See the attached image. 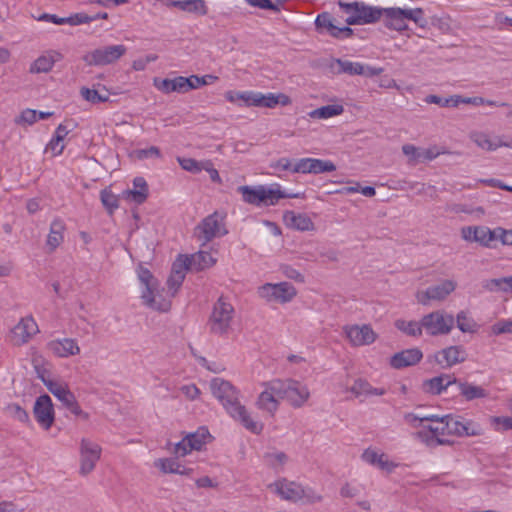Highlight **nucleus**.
<instances>
[{
  "label": "nucleus",
  "instance_id": "f257e3e1",
  "mask_svg": "<svg viewBox=\"0 0 512 512\" xmlns=\"http://www.w3.org/2000/svg\"><path fill=\"white\" fill-rule=\"evenodd\" d=\"M212 394L221 402L227 413L236 421H239L247 430L254 434H260L263 424L254 421L245 406L238 398V392L228 381L214 378L211 381Z\"/></svg>",
  "mask_w": 512,
  "mask_h": 512
},
{
  "label": "nucleus",
  "instance_id": "f03ea898",
  "mask_svg": "<svg viewBox=\"0 0 512 512\" xmlns=\"http://www.w3.org/2000/svg\"><path fill=\"white\" fill-rule=\"evenodd\" d=\"M338 5L344 13L348 14L345 20L348 25L371 24L382 18L383 8L369 6L364 2L355 1L347 3L340 0Z\"/></svg>",
  "mask_w": 512,
  "mask_h": 512
},
{
  "label": "nucleus",
  "instance_id": "7ed1b4c3",
  "mask_svg": "<svg viewBox=\"0 0 512 512\" xmlns=\"http://www.w3.org/2000/svg\"><path fill=\"white\" fill-rule=\"evenodd\" d=\"M269 487H274L275 492L282 499L288 501H302L304 503L313 504L322 500V496L317 494L312 488L303 487L300 484L293 481H288L285 478L276 481Z\"/></svg>",
  "mask_w": 512,
  "mask_h": 512
},
{
  "label": "nucleus",
  "instance_id": "20e7f679",
  "mask_svg": "<svg viewBox=\"0 0 512 512\" xmlns=\"http://www.w3.org/2000/svg\"><path fill=\"white\" fill-rule=\"evenodd\" d=\"M270 387L277 393L278 398L286 399L296 408L303 406L310 396L308 388L293 379H273Z\"/></svg>",
  "mask_w": 512,
  "mask_h": 512
},
{
  "label": "nucleus",
  "instance_id": "39448f33",
  "mask_svg": "<svg viewBox=\"0 0 512 512\" xmlns=\"http://www.w3.org/2000/svg\"><path fill=\"white\" fill-rule=\"evenodd\" d=\"M127 52L123 44L109 45L94 49L83 56V61L89 66H106L117 62Z\"/></svg>",
  "mask_w": 512,
  "mask_h": 512
},
{
  "label": "nucleus",
  "instance_id": "423d86ee",
  "mask_svg": "<svg viewBox=\"0 0 512 512\" xmlns=\"http://www.w3.org/2000/svg\"><path fill=\"white\" fill-rule=\"evenodd\" d=\"M233 306L220 297L214 304L212 315L209 320L210 331L213 334L223 335L227 333L233 317Z\"/></svg>",
  "mask_w": 512,
  "mask_h": 512
},
{
  "label": "nucleus",
  "instance_id": "0eeeda50",
  "mask_svg": "<svg viewBox=\"0 0 512 512\" xmlns=\"http://www.w3.org/2000/svg\"><path fill=\"white\" fill-rule=\"evenodd\" d=\"M454 321L452 315L444 314L441 311H434L423 316L422 326L429 335H444L451 331Z\"/></svg>",
  "mask_w": 512,
  "mask_h": 512
},
{
  "label": "nucleus",
  "instance_id": "6e6552de",
  "mask_svg": "<svg viewBox=\"0 0 512 512\" xmlns=\"http://www.w3.org/2000/svg\"><path fill=\"white\" fill-rule=\"evenodd\" d=\"M461 237L467 242H475L485 248H492L493 242L498 240L497 228L491 230L487 226H464L461 228Z\"/></svg>",
  "mask_w": 512,
  "mask_h": 512
},
{
  "label": "nucleus",
  "instance_id": "1a4fd4ad",
  "mask_svg": "<svg viewBox=\"0 0 512 512\" xmlns=\"http://www.w3.org/2000/svg\"><path fill=\"white\" fill-rule=\"evenodd\" d=\"M296 293L295 287L288 282L278 284L267 283L260 288L261 297L268 301H277L280 303L291 301Z\"/></svg>",
  "mask_w": 512,
  "mask_h": 512
},
{
  "label": "nucleus",
  "instance_id": "9d476101",
  "mask_svg": "<svg viewBox=\"0 0 512 512\" xmlns=\"http://www.w3.org/2000/svg\"><path fill=\"white\" fill-rule=\"evenodd\" d=\"M101 447L87 439L80 443V474L83 476L91 473L101 456Z\"/></svg>",
  "mask_w": 512,
  "mask_h": 512
},
{
  "label": "nucleus",
  "instance_id": "9b49d317",
  "mask_svg": "<svg viewBox=\"0 0 512 512\" xmlns=\"http://www.w3.org/2000/svg\"><path fill=\"white\" fill-rule=\"evenodd\" d=\"M33 414L38 424L48 430L54 423L55 414L52 400L49 395L43 394L36 398Z\"/></svg>",
  "mask_w": 512,
  "mask_h": 512
},
{
  "label": "nucleus",
  "instance_id": "f8f14e48",
  "mask_svg": "<svg viewBox=\"0 0 512 512\" xmlns=\"http://www.w3.org/2000/svg\"><path fill=\"white\" fill-rule=\"evenodd\" d=\"M305 193H286L281 190L278 184L275 188H266L264 185H258V197L256 206H273L282 198H304Z\"/></svg>",
  "mask_w": 512,
  "mask_h": 512
},
{
  "label": "nucleus",
  "instance_id": "ddd939ff",
  "mask_svg": "<svg viewBox=\"0 0 512 512\" xmlns=\"http://www.w3.org/2000/svg\"><path fill=\"white\" fill-rule=\"evenodd\" d=\"M12 341L21 346L27 343L31 337L39 332L38 325L32 316L22 318L12 329Z\"/></svg>",
  "mask_w": 512,
  "mask_h": 512
},
{
  "label": "nucleus",
  "instance_id": "4468645a",
  "mask_svg": "<svg viewBox=\"0 0 512 512\" xmlns=\"http://www.w3.org/2000/svg\"><path fill=\"white\" fill-rule=\"evenodd\" d=\"M344 331L353 346L370 345L377 339V334L370 325L346 326Z\"/></svg>",
  "mask_w": 512,
  "mask_h": 512
},
{
  "label": "nucleus",
  "instance_id": "2eb2a0df",
  "mask_svg": "<svg viewBox=\"0 0 512 512\" xmlns=\"http://www.w3.org/2000/svg\"><path fill=\"white\" fill-rule=\"evenodd\" d=\"M456 288V283L452 280H444L438 285L428 287L425 292L418 293L417 299L423 304L427 305L430 300H444Z\"/></svg>",
  "mask_w": 512,
  "mask_h": 512
},
{
  "label": "nucleus",
  "instance_id": "dca6fc26",
  "mask_svg": "<svg viewBox=\"0 0 512 512\" xmlns=\"http://www.w3.org/2000/svg\"><path fill=\"white\" fill-rule=\"evenodd\" d=\"M456 377L452 374H441L439 376L427 379L422 384L424 392L432 395H440L443 391L451 390L455 387Z\"/></svg>",
  "mask_w": 512,
  "mask_h": 512
},
{
  "label": "nucleus",
  "instance_id": "f3484780",
  "mask_svg": "<svg viewBox=\"0 0 512 512\" xmlns=\"http://www.w3.org/2000/svg\"><path fill=\"white\" fill-rule=\"evenodd\" d=\"M195 234L199 241L203 244L210 242L213 238L219 235V218L215 212L202 220V222L195 228Z\"/></svg>",
  "mask_w": 512,
  "mask_h": 512
},
{
  "label": "nucleus",
  "instance_id": "a211bd4d",
  "mask_svg": "<svg viewBox=\"0 0 512 512\" xmlns=\"http://www.w3.org/2000/svg\"><path fill=\"white\" fill-rule=\"evenodd\" d=\"M402 151L409 157V162L413 164L431 161L445 153L444 151H440L436 146L424 149L411 144L403 145Z\"/></svg>",
  "mask_w": 512,
  "mask_h": 512
},
{
  "label": "nucleus",
  "instance_id": "6ab92c4d",
  "mask_svg": "<svg viewBox=\"0 0 512 512\" xmlns=\"http://www.w3.org/2000/svg\"><path fill=\"white\" fill-rule=\"evenodd\" d=\"M423 358V353L418 348H410L395 353L390 358V366L394 369H403L416 365Z\"/></svg>",
  "mask_w": 512,
  "mask_h": 512
},
{
  "label": "nucleus",
  "instance_id": "aec40b11",
  "mask_svg": "<svg viewBox=\"0 0 512 512\" xmlns=\"http://www.w3.org/2000/svg\"><path fill=\"white\" fill-rule=\"evenodd\" d=\"M382 17L384 25L388 29L400 32L408 29L405 9L399 7L383 8Z\"/></svg>",
  "mask_w": 512,
  "mask_h": 512
},
{
  "label": "nucleus",
  "instance_id": "412c9836",
  "mask_svg": "<svg viewBox=\"0 0 512 512\" xmlns=\"http://www.w3.org/2000/svg\"><path fill=\"white\" fill-rule=\"evenodd\" d=\"M467 353L463 346L455 345L442 349L435 355L438 364L445 363L446 367H452L466 360Z\"/></svg>",
  "mask_w": 512,
  "mask_h": 512
},
{
  "label": "nucleus",
  "instance_id": "4be33fe9",
  "mask_svg": "<svg viewBox=\"0 0 512 512\" xmlns=\"http://www.w3.org/2000/svg\"><path fill=\"white\" fill-rule=\"evenodd\" d=\"M455 388L458 391V395L468 402L489 396L488 390L482 386L458 378H456Z\"/></svg>",
  "mask_w": 512,
  "mask_h": 512
},
{
  "label": "nucleus",
  "instance_id": "5701e85b",
  "mask_svg": "<svg viewBox=\"0 0 512 512\" xmlns=\"http://www.w3.org/2000/svg\"><path fill=\"white\" fill-rule=\"evenodd\" d=\"M63 59V55L56 51L50 50L46 55L39 56L30 66L29 72L32 74L48 73L52 70L54 64Z\"/></svg>",
  "mask_w": 512,
  "mask_h": 512
},
{
  "label": "nucleus",
  "instance_id": "b1692460",
  "mask_svg": "<svg viewBox=\"0 0 512 512\" xmlns=\"http://www.w3.org/2000/svg\"><path fill=\"white\" fill-rule=\"evenodd\" d=\"M153 84L158 90L166 94L171 92H187L186 86H189L188 79L183 76H178L174 79H160L156 77L153 80Z\"/></svg>",
  "mask_w": 512,
  "mask_h": 512
},
{
  "label": "nucleus",
  "instance_id": "393cba45",
  "mask_svg": "<svg viewBox=\"0 0 512 512\" xmlns=\"http://www.w3.org/2000/svg\"><path fill=\"white\" fill-rule=\"evenodd\" d=\"M48 349L58 357H68L80 353V348L76 341L71 338L62 340H53L47 344Z\"/></svg>",
  "mask_w": 512,
  "mask_h": 512
},
{
  "label": "nucleus",
  "instance_id": "a878e982",
  "mask_svg": "<svg viewBox=\"0 0 512 512\" xmlns=\"http://www.w3.org/2000/svg\"><path fill=\"white\" fill-rule=\"evenodd\" d=\"M265 390L260 393L256 402L259 409L273 414L278 409V396L270 387V381L263 384Z\"/></svg>",
  "mask_w": 512,
  "mask_h": 512
},
{
  "label": "nucleus",
  "instance_id": "bb28decb",
  "mask_svg": "<svg viewBox=\"0 0 512 512\" xmlns=\"http://www.w3.org/2000/svg\"><path fill=\"white\" fill-rule=\"evenodd\" d=\"M283 220L288 227L300 231H309L314 227L312 220L307 215L296 214L293 211L284 212Z\"/></svg>",
  "mask_w": 512,
  "mask_h": 512
},
{
  "label": "nucleus",
  "instance_id": "cd10ccee",
  "mask_svg": "<svg viewBox=\"0 0 512 512\" xmlns=\"http://www.w3.org/2000/svg\"><path fill=\"white\" fill-rule=\"evenodd\" d=\"M141 298L143 299L145 305L156 311L167 312L171 308V301L169 299L164 298L159 293L155 294L154 291L142 292Z\"/></svg>",
  "mask_w": 512,
  "mask_h": 512
},
{
  "label": "nucleus",
  "instance_id": "c85d7f7f",
  "mask_svg": "<svg viewBox=\"0 0 512 512\" xmlns=\"http://www.w3.org/2000/svg\"><path fill=\"white\" fill-rule=\"evenodd\" d=\"M362 458L367 463L377 465L380 469L386 470L387 472H392L396 467V464L389 461L384 453L378 454L372 449H366L362 454Z\"/></svg>",
  "mask_w": 512,
  "mask_h": 512
},
{
  "label": "nucleus",
  "instance_id": "c756f323",
  "mask_svg": "<svg viewBox=\"0 0 512 512\" xmlns=\"http://www.w3.org/2000/svg\"><path fill=\"white\" fill-rule=\"evenodd\" d=\"M481 285L484 290L489 292H511L512 276L486 279L482 281Z\"/></svg>",
  "mask_w": 512,
  "mask_h": 512
},
{
  "label": "nucleus",
  "instance_id": "7c9ffc66",
  "mask_svg": "<svg viewBox=\"0 0 512 512\" xmlns=\"http://www.w3.org/2000/svg\"><path fill=\"white\" fill-rule=\"evenodd\" d=\"M134 189L126 190L124 192L127 197H131L132 200L137 204H142L148 197V185L143 177H136L133 180Z\"/></svg>",
  "mask_w": 512,
  "mask_h": 512
},
{
  "label": "nucleus",
  "instance_id": "2f4dec72",
  "mask_svg": "<svg viewBox=\"0 0 512 512\" xmlns=\"http://www.w3.org/2000/svg\"><path fill=\"white\" fill-rule=\"evenodd\" d=\"M472 139L479 147L487 151H494L498 147L512 148V140L510 142H506L497 137V141H493L487 134L484 133H476L472 135Z\"/></svg>",
  "mask_w": 512,
  "mask_h": 512
},
{
  "label": "nucleus",
  "instance_id": "473e14b6",
  "mask_svg": "<svg viewBox=\"0 0 512 512\" xmlns=\"http://www.w3.org/2000/svg\"><path fill=\"white\" fill-rule=\"evenodd\" d=\"M155 465L157 467H159L163 473H174V474H180V475H188L192 472L191 468L184 467L174 458L158 459L155 462Z\"/></svg>",
  "mask_w": 512,
  "mask_h": 512
},
{
  "label": "nucleus",
  "instance_id": "72a5a7b5",
  "mask_svg": "<svg viewBox=\"0 0 512 512\" xmlns=\"http://www.w3.org/2000/svg\"><path fill=\"white\" fill-rule=\"evenodd\" d=\"M65 224L60 219H55L50 225V232L47 238V245L50 250H55L63 241Z\"/></svg>",
  "mask_w": 512,
  "mask_h": 512
},
{
  "label": "nucleus",
  "instance_id": "f704fd0d",
  "mask_svg": "<svg viewBox=\"0 0 512 512\" xmlns=\"http://www.w3.org/2000/svg\"><path fill=\"white\" fill-rule=\"evenodd\" d=\"M44 385L64 406H66L75 395L62 384L55 381H44Z\"/></svg>",
  "mask_w": 512,
  "mask_h": 512
},
{
  "label": "nucleus",
  "instance_id": "c9c22d12",
  "mask_svg": "<svg viewBox=\"0 0 512 512\" xmlns=\"http://www.w3.org/2000/svg\"><path fill=\"white\" fill-rule=\"evenodd\" d=\"M315 27L319 33L327 32L330 36H337L335 19L329 12H322L315 19Z\"/></svg>",
  "mask_w": 512,
  "mask_h": 512
},
{
  "label": "nucleus",
  "instance_id": "e433bc0d",
  "mask_svg": "<svg viewBox=\"0 0 512 512\" xmlns=\"http://www.w3.org/2000/svg\"><path fill=\"white\" fill-rule=\"evenodd\" d=\"M425 102L429 104H437L441 107H457L460 103L469 104V98H463L460 95H453L449 98L443 99L438 95H428L425 98Z\"/></svg>",
  "mask_w": 512,
  "mask_h": 512
},
{
  "label": "nucleus",
  "instance_id": "4c0bfd02",
  "mask_svg": "<svg viewBox=\"0 0 512 512\" xmlns=\"http://www.w3.org/2000/svg\"><path fill=\"white\" fill-rule=\"evenodd\" d=\"M191 265L196 271H202L213 266L216 259L209 252L199 251L190 257Z\"/></svg>",
  "mask_w": 512,
  "mask_h": 512
},
{
  "label": "nucleus",
  "instance_id": "58836bf2",
  "mask_svg": "<svg viewBox=\"0 0 512 512\" xmlns=\"http://www.w3.org/2000/svg\"><path fill=\"white\" fill-rule=\"evenodd\" d=\"M210 437L207 428L201 427L196 432L188 434L186 438L187 446L193 450H201L202 446L206 443V439Z\"/></svg>",
  "mask_w": 512,
  "mask_h": 512
},
{
  "label": "nucleus",
  "instance_id": "ea45409f",
  "mask_svg": "<svg viewBox=\"0 0 512 512\" xmlns=\"http://www.w3.org/2000/svg\"><path fill=\"white\" fill-rule=\"evenodd\" d=\"M343 106L338 104L326 105L309 112V116L314 119H328L340 115L343 112Z\"/></svg>",
  "mask_w": 512,
  "mask_h": 512
},
{
  "label": "nucleus",
  "instance_id": "a19ab883",
  "mask_svg": "<svg viewBox=\"0 0 512 512\" xmlns=\"http://www.w3.org/2000/svg\"><path fill=\"white\" fill-rule=\"evenodd\" d=\"M464 418L461 416L444 415L438 416L436 421H446V430L448 435H456L462 437V427Z\"/></svg>",
  "mask_w": 512,
  "mask_h": 512
},
{
  "label": "nucleus",
  "instance_id": "79ce46f5",
  "mask_svg": "<svg viewBox=\"0 0 512 512\" xmlns=\"http://www.w3.org/2000/svg\"><path fill=\"white\" fill-rule=\"evenodd\" d=\"M334 62L338 65L337 74H348V75H362L364 73V66L358 62H351L348 60L334 59Z\"/></svg>",
  "mask_w": 512,
  "mask_h": 512
},
{
  "label": "nucleus",
  "instance_id": "37998d69",
  "mask_svg": "<svg viewBox=\"0 0 512 512\" xmlns=\"http://www.w3.org/2000/svg\"><path fill=\"white\" fill-rule=\"evenodd\" d=\"M395 327L409 336L416 337L422 335V320L420 322H416L398 319L395 321Z\"/></svg>",
  "mask_w": 512,
  "mask_h": 512
},
{
  "label": "nucleus",
  "instance_id": "c03bdc74",
  "mask_svg": "<svg viewBox=\"0 0 512 512\" xmlns=\"http://www.w3.org/2000/svg\"><path fill=\"white\" fill-rule=\"evenodd\" d=\"M100 200L109 215H113L114 211L119 207L118 197L109 188H105L100 192Z\"/></svg>",
  "mask_w": 512,
  "mask_h": 512
},
{
  "label": "nucleus",
  "instance_id": "a18cd8bd",
  "mask_svg": "<svg viewBox=\"0 0 512 512\" xmlns=\"http://www.w3.org/2000/svg\"><path fill=\"white\" fill-rule=\"evenodd\" d=\"M457 327L464 333H474L477 330V323L467 317L464 311H460L456 316Z\"/></svg>",
  "mask_w": 512,
  "mask_h": 512
},
{
  "label": "nucleus",
  "instance_id": "49530a36",
  "mask_svg": "<svg viewBox=\"0 0 512 512\" xmlns=\"http://www.w3.org/2000/svg\"><path fill=\"white\" fill-rule=\"evenodd\" d=\"M437 419L438 415H421L418 413H406L404 415L405 422L413 428L423 426V423L426 421H435Z\"/></svg>",
  "mask_w": 512,
  "mask_h": 512
},
{
  "label": "nucleus",
  "instance_id": "de8ad7c7",
  "mask_svg": "<svg viewBox=\"0 0 512 512\" xmlns=\"http://www.w3.org/2000/svg\"><path fill=\"white\" fill-rule=\"evenodd\" d=\"M5 410L9 416L14 418L15 420H18L21 423L30 422L28 412L16 403L7 405Z\"/></svg>",
  "mask_w": 512,
  "mask_h": 512
},
{
  "label": "nucleus",
  "instance_id": "09e8293b",
  "mask_svg": "<svg viewBox=\"0 0 512 512\" xmlns=\"http://www.w3.org/2000/svg\"><path fill=\"white\" fill-rule=\"evenodd\" d=\"M264 100H265V107H267V108H274L278 104H280L282 106H287V105L291 104L290 97L283 93H279V94L268 93L266 95L264 94Z\"/></svg>",
  "mask_w": 512,
  "mask_h": 512
},
{
  "label": "nucleus",
  "instance_id": "8fccbe9b",
  "mask_svg": "<svg viewBox=\"0 0 512 512\" xmlns=\"http://www.w3.org/2000/svg\"><path fill=\"white\" fill-rule=\"evenodd\" d=\"M312 174H321L336 170L335 164L330 160L311 158Z\"/></svg>",
  "mask_w": 512,
  "mask_h": 512
},
{
  "label": "nucleus",
  "instance_id": "3c124183",
  "mask_svg": "<svg viewBox=\"0 0 512 512\" xmlns=\"http://www.w3.org/2000/svg\"><path fill=\"white\" fill-rule=\"evenodd\" d=\"M80 94L86 101L91 102L93 104L103 103L109 100V95L100 94L97 90L90 89L87 87H82L80 90Z\"/></svg>",
  "mask_w": 512,
  "mask_h": 512
},
{
  "label": "nucleus",
  "instance_id": "603ef678",
  "mask_svg": "<svg viewBox=\"0 0 512 512\" xmlns=\"http://www.w3.org/2000/svg\"><path fill=\"white\" fill-rule=\"evenodd\" d=\"M237 192L242 195V199L245 203L256 206L258 197V186H239L237 188Z\"/></svg>",
  "mask_w": 512,
  "mask_h": 512
},
{
  "label": "nucleus",
  "instance_id": "864d4df0",
  "mask_svg": "<svg viewBox=\"0 0 512 512\" xmlns=\"http://www.w3.org/2000/svg\"><path fill=\"white\" fill-rule=\"evenodd\" d=\"M138 276L139 280L145 285V290L143 292L155 291L157 281L148 269L140 267Z\"/></svg>",
  "mask_w": 512,
  "mask_h": 512
},
{
  "label": "nucleus",
  "instance_id": "5fc2aeb1",
  "mask_svg": "<svg viewBox=\"0 0 512 512\" xmlns=\"http://www.w3.org/2000/svg\"><path fill=\"white\" fill-rule=\"evenodd\" d=\"M424 429L417 431L414 436L419 439L421 442L425 443L429 447H436L437 443L436 440L438 439L437 435L433 432H430V429H428L427 426H423Z\"/></svg>",
  "mask_w": 512,
  "mask_h": 512
},
{
  "label": "nucleus",
  "instance_id": "6e6d98bb",
  "mask_svg": "<svg viewBox=\"0 0 512 512\" xmlns=\"http://www.w3.org/2000/svg\"><path fill=\"white\" fill-rule=\"evenodd\" d=\"M483 434V428L480 424L473 420H463L462 437L463 436H479Z\"/></svg>",
  "mask_w": 512,
  "mask_h": 512
},
{
  "label": "nucleus",
  "instance_id": "4d7b16f0",
  "mask_svg": "<svg viewBox=\"0 0 512 512\" xmlns=\"http://www.w3.org/2000/svg\"><path fill=\"white\" fill-rule=\"evenodd\" d=\"M246 106L265 107L264 94L248 91L246 97H241Z\"/></svg>",
  "mask_w": 512,
  "mask_h": 512
},
{
  "label": "nucleus",
  "instance_id": "13d9d810",
  "mask_svg": "<svg viewBox=\"0 0 512 512\" xmlns=\"http://www.w3.org/2000/svg\"><path fill=\"white\" fill-rule=\"evenodd\" d=\"M350 391L356 396L359 397L361 395H369V392L372 391V386L364 379H357L354 381V384L351 386Z\"/></svg>",
  "mask_w": 512,
  "mask_h": 512
},
{
  "label": "nucleus",
  "instance_id": "bf43d9fd",
  "mask_svg": "<svg viewBox=\"0 0 512 512\" xmlns=\"http://www.w3.org/2000/svg\"><path fill=\"white\" fill-rule=\"evenodd\" d=\"M423 10L421 8L405 9L407 20H412L419 27L424 28L427 25V20L423 17Z\"/></svg>",
  "mask_w": 512,
  "mask_h": 512
},
{
  "label": "nucleus",
  "instance_id": "052dcab7",
  "mask_svg": "<svg viewBox=\"0 0 512 512\" xmlns=\"http://www.w3.org/2000/svg\"><path fill=\"white\" fill-rule=\"evenodd\" d=\"M490 421L497 431L512 430V417L492 416Z\"/></svg>",
  "mask_w": 512,
  "mask_h": 512
},
{
  "label": "nucleus",
  "instance_id": "680f3d73",
  "mask_svg": "<svg viewBox=\"0 0 512 512\" xmlns=\"http://www.w3.org/2000/svg\"><path fill=\"white\" fill-rule=\"evenodd\" d=\"M180 166L189 172L198 173L202 171L203 161H196L192 158H178Z\"/></svg>",
  "mask_w": 512,
  "mask_h": 512
},
{
  "label": "nucleus",
  "instance_id": "e2e57ef3",
  "mask_svg": "<svg viewBox=\"0 0 512 512\" xmlns=\"http://www.w3.org/2000/svg\"><path fill=\"white\" fill-rule=\"evenodd\" d=\"M37 121V111L33 109H25L21 112V114L15 119L16 124H28L32 125Z\"/></svg>",
  "mask_w": 512,
  "mask_h": 512
},
{
  "label": "nucleus",
  "instance_id": "0e129e2a",
  "mask_svg": "<svg viewBox=\"0 0 512 512\" xmlns=\"http://www.w3.org/2000/svg\"><path fill=\"white\" fill-rule=\"evenodd\" d=\"M185 278V274L179 270L176 272L171 271V275L167 280L168 287L173 290L172 296H174L177 289L182 285Z\"/></svg>",
  "mask_w": 512,
  "mask_h": 512
},
{
  "label": "nucleus",
  "instance_id": "69168bd1",
  "mask_svg": "<svg viewBox=\"0 0 512 512\" xmlns=\"http://www.w3.org/2000/svg\"><path fill=\"white\" fill-rule=\"evenodd\" d=\"M189 269H193V267L191 265L190 257L187 255H179L172 265L173 272L179 270L184 273L185 270Z\"/></svg>",
  "mask_w": 512,
  "mask_h": 512
},
{
  "label": "nucleus",
  "instance_id": "338daca9",
  "mask_svg": "<svg viewBox=\"0 0 512 512\" xmlns=\"http://www.w3.org/2000/svg\"><path fill=\"white\" fill-rule=\"evenodd\" d=\"M249 5L263 10L279 12V6L271 0H245Z\"/></svg>",
  "mask_w": 512,
  "mask_h": 512
},
{
  "label": "nucleus",
  "instance_id": "774afa93",
  "mask_svg": "<svg viewBox=\"0 0 512 512\" xmlns=\"http://www.w3.org/2000/svg\"><path fill=\"white\" fill-rule=\"evenodd\" d=\"M68 25L77 26L80 24H87L95 20V17H91L86 13H76L67 17Z\"/></svg>",
  "mask_w": 512,
  "mask_h": 512
}]
</instances>
